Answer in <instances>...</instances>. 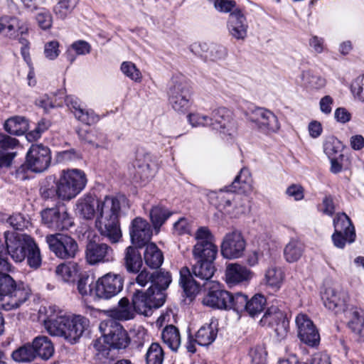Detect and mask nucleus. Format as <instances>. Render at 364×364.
<instances>
[{
	"mask_svg": "<svg viewBox=\"0 0 364 364\" xmlns=\"http://www.w3.org/2000/svg\"><path fill=\"white\" fill-rule=\"evenodd\" d=\"M179 284L188 297L196 294L201 285L205 286L207 293L203 298V304L214 309L227 310L228 304L230 301V293L219 282L209 281L201 284L193 279L187 267H183L180 270Z\"/></svg>",
	"mask_w": 364,
	"mask_h": 364,
	"instance_id": "1",
	"label": "nucleus"
},
{
	"mask_svg": "<svg viewBox=\"0 0 364 364\" xmlns=\"http://www.w3.org/2000/svg\"><path fill=\"white\" fill-rule=\"evenodd\" d=\"M120 208L119 200L112 196H105L97 203L95 226L101 235L112 243L119 242L122 237L119 222Z\"/></svg>",
	"mask_w": 364,
	"mask_h": 364,
	"instance_id": "2",
	"label": "nucleus"
},
{
	"mask_svg": "<svg viewBox=\"0 0 364 364\" xmlns=\"http://www.w3.org/2000/svg\"><path fill=\"white\" fill-rule=\"evenodd\" d=\"M87 178L80 169L63 170L57 181L59 199L70 200L76 197L85 187Z\"/></svg>",
	"mask_w": 364,
	"mask_h": 364,
	"instance_id": "3",
	"label": "nucleus"
},
{
	"mask_svg": "<svg viewBox=\"0 0 364 364\" xmlns=\"http://www.w3.org/2000/svg\"><path fill=\"white\" fill-rule=\"evenodd\" d=\"M194 237L196 243L193 247V257L196 261L214 262L218 255L215 238L207 227H200Z\"/></svg>",
	"mask_w": 364,
	"mask_h": 364,
	"instance_id": "4",
	"label": "nucleus"
},
{
	"mask_svg": "<svg viewBox=\"0 0 364 364\" xmlns=\"http://www.w3.org/2000/svg\"><path fill=\"white\" fill-rule=\"evenodd\" d=\"M168 95L169 102L175 111L184 113L190 107L191 87L183 77L172 78Z\"/></svg>",
	"mask_w": 364,
	"mask_h": 364,
	"instance_id": "5",
	"label": "nucleus"
},
{
	"mask_svg": "<svg viewBox=\"0 0 364 364\" xmlns=\"http://www.w3.org/2000/svg\"><path fill=\"white\" fill-rule=\"evenodd\" d=\"M40 318L47 332L53 336H60L65 338V326L68 316L56 305L43 306L39 310Z\"/></svg>",
	"mask_w": 364,
	"mask_h": 364,
	"instance_id": "6",
	"label": "nucleus"
},
{
	"mask_svg": "<svg viewBox=\"0 0 364 364\" xmlns=\"http://www.w3.org/2000/svg\"><path fill=\"white\" fill-rule=\"evenodd\" d=\"M132 302L137 314L148 316L152 314L154 309H159L163 306L165 296L160 291H152V289H148L146 291L134 289Z\"/></svg>",
	"mask_w": 364,
	"mask_h": 364,
	"instance_id": "7",
	"label": "nucleus"
},
{
	"mask_svg": "<svg viewBox=\"0 0 364 364\" xmlns=\"http://www.w3.org/2000/svg\"><path fill=\"white\" fill-rule=\"evenodd\" d=\"M123 286L124 278L121 274L109 272L96 281L91 292L95 299L108 300L121 292Z\"/></svg>",
	"mask_w": 364,
	"mask_h": 364,
	"instance_id": "8",
	"label": "nucleus"
},
{
	"mask_svg": "<svg viewBox=\"0 0 364 364\" xmlns=\"http://www.w3.org/2000/svg\"><path fill=\"white\" fill-rule=\"evenodd\" d=\"M105 342L115 349H125L130 343V338L123 326L114 319L102 321L100 324Z\"/></svg>",
	"mask_w": 364,
	"mask_h": 364,
	"instance_id": "9",
	"label": "nucleus"
},
{
	"mask_svg": "<svg viewBox=\"0 0 364 364\" xmlns=\"http://www.w3.org/2000/svg\"><path fill=\"white\" fill-rule=\"evenodd\" d=\"M46 241L50 250L60 259L73 258L78 250L76 241L68 235L60 233L48 235Z\"/></svg>",
	"mask_w": 364,
	"mask_h": 364,
	"instance_id": "10",
	"label": "nucleus"
},
{
	"mask_svg": "<svg viewBox=\"0 0 364 364\" xmlns=\"http://www.w3.org/2000/svg\"><path fill=\"white\" fill-rule=\"evenodd\" d=\"M4 238L6 255H9L16 262L23 261L28 248L33 245V239L26 234L9 231L4 232Z\"/></svg>",
	"mask_w": 364,
	"mask_h": 364,
	"instance_id": "11",
	"label": "nucleus"
},
{
	"mask_svg": "<svg viewBox=\"0 0 364 364\" xmlns=\"http://www.w3.org/2000/svg\"><path fill=\"white\" fill-rule=\"evenodd\" d=\"M246 117L259 132L264 134L276 133L280 129L277 117L267 109L256 107L247 113Z\"/></svg>",
	"mask_w": 364,
	"mask_h": 364,
	"instance_id": "12",
	"label": "nucleus"
},
{
	"mask_svg": "<svg viewBox=\"0 0 364 364\" xmlns=\"http://www.w3.org/2000/svg\"><path fill=\"white\" fill-rule=\"evenodd\" d=\"M220 247L225 258L237 259L245 251L246 240L240 231L235 230L225 235Z\"/></svg>",
	"mask_w": 364,
	"mask_h": 364,
	"instance_id": "13",
	"label": "nucleus"
},
{
	"mask_svg": "<svg viewBox=\"0 0 364 364\" xmlns=\"http://www.w3.org/2000/svg\"><path fill=\"white\" fill-rule=\"evenodd\" d=\"M51 155L48 146L32 144L26 154V166L33 172L41 173L50 166Z\"/></svg>",
	"mask_w": 364,
	"mask_h": 364,
	"instance_id": "14",
	"label": "nucleus"
},
{
	"mask_svg": "<svg viewBox=\"0 0 364 364\" xmlns=\"http://www.w3.org/2000/svg\"><path fill=\"white\" fill-rule=\"evenodd\" d=\"M41 220L48 228L55 231L68 230L73 225L72 218L64 210L46 208L41 212Z\"/></svg>",
	"mask_w": 364,
	"mask_h": 364,
	"instance_id": "15",
	"label": "nucleus"
},
{
	"mask_svg": "<svg viewBox=\"0 0 364 364\" xmlns=\"http://www.w3.org/2000/svg\"><path fill=\"white\" fill-rule=\"evenodd\" d=\"M263 326L272 328L278 340L284 339L288 333L289 321L283 311L277 307L269 308L260 320Z\"/></svg>",
	"mask_w": 364,
	"mask_h": 364,
	"instance_id": "16",
	"label": "nucleus"
},
{
	"mask_svg": "<svg viewBox=\"0 0 364 364\" xmlns=\"http://www.w3.org/2000/svg\"><path fill=\"white\" fill-rule=\"evenodd\" d=\"M31 294V290L27 284L15 282V284L2 297L0 306L6 311L17 309L28 299Z\"/></svg>",
	"mask_w": 364,
	"mask_h": 364,
	"instance_id": "17",
	"label": "nucleus"
},
{
	"mask_svg": "<svg viewBox=\"0 0 364 364\" xmlns=\"http://www.w3.org/2000/svg\"><path fill=\"white\" fill-rule=\"evenodd\" d=\"M298 336L305 344L315 347L319 344L320 334L312 321L305 314L296 317Z\"/></svg>",
	"mask_w": 364,
	"mask_h": 364,
	"instance_id": "18",
	"label": "nucleus"
},
{
	"mask_svg": "<svg viewBox=\"0 0 364 364\" xmlns=\"http://www.w3.org/2000/svg\"><path fill=\"white\" fill-rule=\"evenodd\" d=\"M227 28L230 36L238 41H244L247 36L249 28L247 18L241 9H235L229 15Z\"/></svg>",
	"mask_w": 364,
	"mask_h": 364,
	"instance_id": "19",
	"label": "nucleus"
},
{
	"mask_svg": "<svg viewBox=\"0 0 364 364\" xmlns=\"http://www.w3.org/2000/svg\"><path fill=\"white\" fill-rule=\"evenodd\" d=\"M86 259L90 264L109 262L114 260L112 247L105 243L90 242L86 247Z\"/></svg>",
	"mask_w": 364,
	"mask_h": 364,
	"instance_id": "20",
	"label": "nucleus"
},
{
	"mask_svg": "<svg viewBox=\"0 0 364 364\" xmlns=\"http://www.w3.org/2000/svg\"><path fill=\"white\" fill-rule=\"evenodd\" d=\"M152 236V229L144 219L137 217L131 223L130 237L132 243L142 247L147 245Z\"/></svg>",
	"mask_w": 364,
	"mask_h": 364,
	"instance_id": "21",
	"label": "nucleus"
},
{
	"mask_svg": "<svg viewBox=\"0 0 364 364\" xmlns=\"http://www.w3.org/2000/svg\"><path fill=\"white\" fill-rule=\"evenodd\" d=\"M65 104L74 113L76 119L85 124H95L100 119L99 116L93 110L84 109L78 98L75 96H66Z\"/></svg>",
	"mask_w": 364,
	"mask_h": 364,
	"instance_id": "22",
	"label": "nucleus"
},
{
	"mask_svg": "<svg viewBox=\"0 0 364 364\" xmlns=\"http://www.w3.org/2000/svg\"><path fill=\"white\" fill-rule=\"evenodd\" d=\"M210 126L223 134H230L232 129V112L225 107H219L213 111L210 117Z\"/></svg>",
	"mask_w": 364,
	"mask_h": 364,
	"instance_id": "23",
	"label": "nucleus"
},
{
	"mask_svg": "<svg viewBox=\"0 0 364 364\" xmlns=\"http://www.w3.org/2000/svg\"><path fill=\"white\" fill-rule=\"evenodd\" d=\"M322 299L325 306L337 314L344 309L348 296L345 291L328 287L326 289Z\"/></svg>",
	"mask_w": 364,
	"mask_h": 364,
	"instance_id": "24",
	"label": "nucleus"
},
{
	"mask_svg": "<svg viewBox=\"0 0 364 364\" xmlns=\"http://www.w3.org/2000/svg\"><path fill=\"white\" fill-rule=\"evenodd\" d=\"M88 326V319L82 316H75L73 318L68 317L65 326V339L70 343L76 342Z\"/></svg>",
	"mask_w": 364,
	"mask_h": 364,
	"instance_id": "25",
	"label": "nucleus"
},
{
	"mask_svg": "<svg viewBox=\"0 0 364 364\" xmlns=\"http://www.w3.org/2000/svg\"><path fill=\"white\" fill-rule=\"evenodd\" d=\"M252 272L239 264H230L225 270V282L229 285H235L249 281Z\"/></svg>",
	"mask_w": 364,
	"mask_h": 364,
	"instance_id": "26",
	"label": "nucleus"
},
{
	"mask_svg": "<svg viewBox=\"0 0 364 364\" xmlns=\"http://www.w3.org/2000/svg\"><path fill=\"white\" fill-rule=\"evenodd\" d=\"M99 200L92 195H85L78 199L76 203V211L85 219L90 220L97 215V206Z\"/></svg>",
	"mask_w": 364,
	"mask_h": 364,
	"instance_id": "27",
	"label": "nucleus"
},
{
	"mask_svg": "<svg viewBox=\"0 0 364 364\" xmlns=\"http://www.w3.org/2000/svg\"><path fill=\"white\" fill-rule=\"evenodd\" d=\"M34 350L35 357L43 360H48L54 353V346L51 341L46 336L36 337L31 343Z\"/></svg>",
	"mask_w": 364,
	"mask_h": 364,
	"instance_id": "28",
	"label": "nucleus"
},
{
	"mask_svg": "<svg viewBox=\"0 0 364 364\" xmlns=\"http://www.w3.org/2000/svg\"><path fill=\"white\" fill-rule=\"evenodd\" d=\"M136 311L127 297L122 298L116 308L112 311V316L119 321H129L134 318Z\"/></svg>",
	"mask_w": 364,
	"mask_h": 364,
	"instance_id": "29",
	"label": "nucleus"
},
{
	"mask_svg": "<svg viewBox=\"0 0 364 364\" xmlns=\"http://www.w3.org/2000/svg\"><path fill=\"white\" fill-rule=\"evenodd\" d=\"M217 335V324L211 322L199 328L196 333L194 341L200 346H208L215 340Z\"/></svg>",
	"mask_w": 364,
	"mask_h": 364,
	"instance_id": "30",
	"label": "nucleus"
},
{
	"mask_svg": "<svg viewBox=\"0 0 364 364\" xmlns=\"http://www.w3.org/2000/svg\"><path fill=\"white\" fill-rule=\"evenodd\" d=\"M124 264L128 272L138 273L142 266L139 251L134 247L129 246L124 251Z\"/></svg>",
	"mask_w": 364,
	"mask_h": 364,
	"instance_id": "31",
	"label": "nucleus"
},
{
	"mask_svg": "<svg viewBox=\"0 0 364 364\" xmlns=\"http://www.w3.org/2000/svg\"><path fill=\"white\" fill-rule=\"evenodd\" d=\"M20 20L13 16L4 15L0 17V33L13 38L21 31Z\"/></svg>",
	"mask_w": 364,
	"mask_h": 364,
	"instance_id": "32",
	"label": "nucleus"
},
{
	"mask_svg": "<svg viewBox=\"0 0 364 364\" xmlns=\"http://www.w3.org/2000/svg\"><path fill=\"white\" fill-rule=\"evenodd\" d=\"M334 231L343 232L350 235V242H354L355 240V228L348 218L344 213H340L336 215L333 219Z\"/></svg>",
	"mask_w": 364,
	"mask_h": 364,
	"instance_id": "33",
	"label": "nucleus"
},
{
	"mask_svg": "<svg viewBox=\"0 0 364 364\" xmlns=\"http://www.w3.org/2000/svg\"><path fill=\"white\" fill-rule=\"evenodd\" d=\"M79 139L91 144L92 146L99 148L106 144L107 139L105 135L97 130H86L80 129L77 131Z\"/></svg>",
	"mask_w": 364,
	"mask_h": 364,
	"instance_id": "34",
	"label": "nucleus"
},
{
	"mask_svg": "<svg viewBox=\"0 0 364 364\" xmlns=\"http://www.w3.org/2000/svg\"><path fill=\"white\" fill-rule=\"evenodd\" d=\"M171 282V276L169 272L160 269L152 273L151 285L149 289L158 293L160 291L166 296L165 291Z\"/></svg>",
	"mask_w": 364,
	"mask_h": 364,
	"instance_id": "35",
	"label": "nucleus"
},
{
	"mask_svg": "<svg viewBox=\"0 0 364 364\" xmlns=\"http://www.w3.org/2000/svg\"><path fill=\"white\" fill-rule=\"evenodd\" d=\"M4 127L6 132L13 135H23L28 129V120L20 116L9 118L4 123Z\"/></svg>",
	"mask_w": 364,
	"mask_h": 364,
	"instance_id": "36",
	"label": "nucleus"
},
{
	"mask_svg": "<svg viewBox=\"0 0 364 364\" xmlns=\"http://www.w3.org/2000/svg\"><path fill=\"white\" fill-rule=\"evenodd\" d=\"M144 259L146 265L150 268L157 269L162 264L164 256L154 243H149L146 246Z\"/></svg>",
	"mask_w": 364,
	"mask_h": 364,
	"instance_id": "37",
	"label": "nucleus"
},
{
	"mask_svg": "<svg viewBox=\"0 0 364 364\" xmlns=\"http://www.w3.org/2000/svg\"><path fill=\"white\" fill-rule=\"evenodd\" d=\"M163 342L173 351L181 346V336L178 329L173 325L166 326L161 332Z\"/></svg>",
	"mask_w": 364,
	"mask_h": 364,
	"instance_id": "38",
	"label": "nucleus"
},
{
	"mask_svg": "<svg viewBox=\"0 0 364 364\" xmlns=\"http://www.w3.org/2000/svg\"><path fill=\"white\" fill-rule=\"evenodd\" d=\"M304 251V244L298 240L291 239L284 249V259L289 263L295 262L301 257Z\"/></svg>",
	"mask_w": 364,
	"mask_h": 364,
	"instance_id": "39",
	"label": "nucleus"
},
{
	"mask_svg": "<svg viewBox=\"0 0 364 364\" xmlns=\"http://www.w3.org/2000/svg\"><path fill=\"white\" fill-rule=\"evenodd\" d=\"M192 270L197 278L208 282V280L213 276L215 269L213 262L196 261Z\"/></svg>",
	"mask_w": 364,
	"mask_h": 364,
	"instance_id": "40",
	"label": "nucleus"
},
{
	"mask_svg": "<svg viewBox=\"0 0 364 364\" xmlns=\"http://www.w3.org/2000/svg\"><path fill=\"white\" fill-rule=\"evenodd\" d=\"M264 278L268 286L278 290L284 280V273L280 267L271 266L267 269Z\"/></svg>",
	"mask_w": 364,
	"mask_h": 364,
	"instance_id": "41",
	"label": "nucleus"
},
{
	"mask_svg": "<svg viewBox=\"0 0 364 364\" xmlns=\"http://www.w3.org/2000/svg\"><path fill=\"white\" fill-rule=\"evenodd\" d=\"M218 198L220 200V205H223L224 207L230 206L232 204L231 200H233L236 203V208L238 209V213H245L249 208L247 198L242 199V202L239 203V199L240 198L239 196L233 197L232 193H228L226 196L223 190L220 191Z\"/></svg>",
	"mask_w": 364,
	"mask_h": 364,
	"instance_id": "42",
	"label": "nucleus"
},
{
	"mask_svg": "<svg viewBox=\"0 0 364 364\" xmlns=\"http://www.w3.org/2000/svg\"><path fill=\"white\" fill-rule=\"evenodd\" d=\"M33 352L31 343H28L14 350L11 357L18 363H30L36 358Z\"/></svg>",
	"mask_w": 364,
	"mask_h": 364,
	"instance_id": "43",
	"label": "nucleus"
},
{
	"mask_svg": "<svg viewBox=\"0 0 364 364\" xmlns=\"http://www.w3.org/2000/svg\"><path fill=\"white\" fill-rule=\"evenodd\" d=\"M171 215V213L162 206H154L150 211V218L155 229H159Z\"/></svg>",
	"mask_w": 364,
	"mask_h": 364,
	"instance_id": "44",
	"label": "nucleus"
},
{
	"mask_svg": "<svg viewBox=\"0 0 364 364\" xmlns=\"http://www.w3.org/2000/svg\"><path fill=\"white\" fill-rule=\"evenodd\" d=\"M301 79L304 85L310 89L318 90L326 85L325 78L310 70L304 71L301 74Z\"/></svg>",
	"mask_w": 364,
	"mask_h": 364,
	"instance_id": "45",
	"label": "nucleus"
},
{
	"mask_svg": "<svg viewBox=\"0 0 364 364\" xmlns=\"http://www.w3.org/2000/svg\"><path fill=\"white\" fill-rule=\"evenodd\" d=\"M247 303L245 312L254 317L264 310L266 305V299L262 294H255L251 299H247Z\"/></svg>",
	"mask_w": 364,
	"mask_h": 364,
	"instance_id": "46",
	"label": "nucleus"
},
{
	"mask_svg": "<svg viewBox=\"0 0 364 364\" xmlns=\"http://www.w3.org/2000/svg\"><path fill=\"white\" fill-rule=\"evenodd\" d=\"M145 358L146 364H162L164 353L161 346L158 343H151L146 351Z\"/></svg>",
	"mask_w": 364,
	"mask_h": 364,
	"instance_id": "47",
	"label": "nucleus"
},
{
	"mask_svg": "<svg viewBox=\"0 0 364 364\" xmlns=\"http://www.w3.org/2000/svg\"><path fill=\"white\" fill-rule=\"evenodd\" d=\"M351 314L349 326L359 336V339L364 341V316L358 310H354Z\"/></svg>",
	"mask_w": 364,
	"mask_h": 364,
	"instance_id": "48",
	"label": "nucleus"
},
{
	"mask_svg": "<svg viewBox=\"0 0 364 364\" xmlns=\"http://www.w3.org/2000/svg\"><path fill=\"white\" fill-rule=\"evenodd\" d=\"M230 304L227 310L232 309L237 313L245 312L247 303V296L242 293L230 294Z\"/></svg>",
	"mask_w": 364,
	"mask_h": 364,
	"instance_id": "49",
	"label": "nucleus"
},
{
	"mask_svg": "<svg viewBox=\"0 0 364 364\" xmlns=\"http://www.w3.org/2000/svg\"><path fill=\"white\" fill-rule=\"evenodd\" d=\"M58 2L53 8L57 18L65 19L75 6V0H56Z\"/></svg>",
	"mask_w": 364,
	"mask_h": 364,
	"instance_id": "50",
	"label": "nucleus"
},
{
	"mask_svg": "<svg viewBox=\"0 0 364 364\" xmlns=\"http://www.w3.org/2000/svg\"><path fill=\"white\" fill-rule=\"evenodd\" d=\"M251 181L250 171L246 168H241L238 175L235 177L232 184L227 188V192H236L243 187V184L248 183Z\"/></svg>",
	"mask_w": 364,
	"mask_h": 364,
	"instance_id": "51",
	"label": "nucleus"
},
{
	"mask_svg": "<svg viewBox=\"0 0 364 364\" xmlns=\"http://www.w3.org/2000/svg\"><path fill=\"white\" fill-rule=\"evenodd\" d=\"M341 142L336 138L331 136L328 138L323 144V151L329 159L343 156L341 154L342 149Z\"/></svg>",
	"mask_w": 364,
	"mask_h": 364,
	"instance_id": "52",
	"label": "nucleus"
},
{
	"mask_svg": "<svg viewBox=\"0 0 364 364\" xmlns=\"http://www.w3.org/2000/svg\"><path fill=\"white\" fill-rule=\"evenodd\" d=\"M27 262L28 265L34 269L38 268L41 264V257L40 250L33 240V245L28 248L27 253Z\"/></svg>",
	"mask_w": 364,
	"mask_h": 364,
	"instance_id": "53",
	"label": "nucleus"
},
{
	"mask_svg": "<svg viewBox=\"0 0 364 364\" xmlns=\"http://www.w3.org/2000/svg\"><path fill=\"white\" fill-rule=\"evenodd\" d=\"M121 70L127 77L135 82H140L141 80L139 70L132 62H123L121 65Z\"/></svg>",
	"mask_w": 364,
	"mask_h": 364,
	"instance_id": "54",
	"label": "nucleus"
},
{
	"mask_svg": "<svg viewBox=\"0 0 364 364\" xmlns=\"http://www.w3.org/2000/svg\"><path fill=\"white\" fill-rule=\"evenodd\" d=\"M36 21L38 26L43 30L51 28L53 18L50 13L46 9H40L36 16Z\"/></svg>",
	"mask_w": 364,
	"mask_h": 364,
	"instance_id": "55",
	"label": "nucleus"
},
{
	"mask_svg": "<svg viewBox=\"0 0 364 364\" xmlns=\"http://www.w3.org/2000/svg\"><path fill=\"white\" fill-rule=\"evenodd\" d=\"M249 355L252 364H266L267 352L263 346H257L252 348Z\"/></svg>",
	"mask_w": 364,
	"mask_h": 364,
	"instance_id": "56",
	"label": "nucleus"
},
{
	"mask_svg": "<svg viewBox=\"0 0 364 364\" xmlns=\"http://www.w3.org/2000/svg\"><path fill=\"white\" fill-rule=\"evenodd\" d=\"M318 210L321 213L328 216H333L336 211V205L333 198L331 195H326L322 200V203L318 205Z\"/></svg>",
	"mask_w": 364,
	"mask_h": 364,
	"instance_id": "57",
	"label": "nucleus"
},
{
	"mask_svg": "<svg viewBox=\"0 0 364 364\" xmlns=\"http://www.w3.org/2000/svg\"><path fill=\"white\" fill-rule=\"evenodd\" d=\"M14 284L15 280L9 274L0 272V302Z\"/></svg>",
	"mask_w": 364,
	"mask_h": 364,
	"instance_id": "58",
	"label": "nucleus"
},
{
	"mask_svg": "<svg viewBox=\"0 0 364 364\" xmlns=\"http://www.w3.org/2000/svg\"><path fill=\"white\" fill-rule=\"evenodd\" d=\"M50 126V122L46 119L40 120L37 127L31 132L27 134L26 137L28 140H37L41 136V134L46 131Z\"/></svg>",
	"mask_w": 364,
	"mask_h": 364,
	"instance_id": "59",
	"label": "nucleus"
},
{
	"mask_svg": "<svg viewBox=\"0 0 364 364\" xmlns=\"http://www.w3.org/2000/svg\"><path fill=\"white\" fill-rule=\"evenodd\" d=\"M8 223L14 229L17 230H23L28 228L29 222L21 213L14 214L8 219Z\"/></svg>",
	"mask_w": 364,
	"mask_h": 364,
	"instance_id": "60",
	"label": "nucleus"
},
{
	"mask_svg": "<svg viewBox=\"0 0 364 364\" xmlns=\"http://www.w3.org/2000/svg\"><path fill=\"white\" fill-rule=\"evenodd\" d=\"M351 92L359 100L364 102V74L358 77L351 84Z\"/></svg>",
	"mask_w": 364,
	"mask_h": 364,
	"instance_id": "61",
	"label": "nucleus"
},
{
	"mask_svg": "<svg viewBox=\"0 0 364 364\" xmlns=\"http://www.w3.org/2000/svg\"><path fill=\"white\" fill-rule=\"evenodd\" d=\"M40 193L41 197L45 200H55L56 198H59V192L57 182L55 183V186L44 184L41 186Z\"/></svg>",
	"mask_w": 364,
	"mask_h": 364,
	"instance_id": "62",
	"label": "nucleus"
},
{
	"mask_svg": "<svg viewBox=\"0 0 364 364\" xmlns=\"http://www.w3.org/2000/svg\"><path fill=\"white\" fill-rule=\"evenodd\" d=\"M214 6L217 11L222 13H231L234 9H239L233 0H215Z\"/></svg>",
	"mask_w": 364,
	"mask_h": 364,
	"instance_id": "63",
	"label": "nucleus"
},
{
	"mask_svg": "<svg viewBox=\"0 0 364 364\" xmlns=\"http://www.w3.org/2000/svg\"><path fill=\"white\" fill-rule=\"evenodd\" d=\"M60 54L59 43L57 41H51L44 46V55L49 60L55 59Z\"/></svg>",
	"mask_w": 364,
	"mask_h": 364,
	"instance_id": "64",
	"label": "nucleus"
}]
</instances>
